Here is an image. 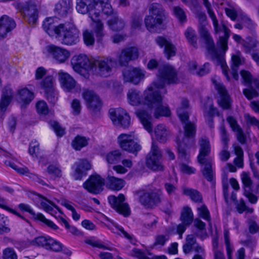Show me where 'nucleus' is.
I'll return each mask as SVG.
<instances>
[{
  "label": "nucleus",
  "mask_w": 259,
  "mask_h": 259,
  "mask_svg": "<svg viewBox=\"0 0 259 259\" xmlns=\"http://www.w3.org/2000/svg\"><path fill=\"white\" fill-rule=\"evenodd\" d=\"M177 80V72L175 69L171 66L164 65L159 68L157 80L154 82L145 91L144 104L148 106V109L147 110L138 109L135 113L148 132L151 133L152 131V125L151 122L152 109L154 110V116L156 118L170 115L168 107L162 104V98L159 90L163 89L165 82L176 83Z\"/></svg>",
  "instance_id": "nucleus-1"
},
{
  "label": "nucleus",
  "mask_w": 259,
  "mask_h": 259,
  "mask_svg": "<svg viewBox=\"0 0 259 259\" xmlns=\"http://www.w3.org/2000/svg\"><path fill=\"white\" fill-rule=\"evenodd\" d=\"M110 1L76 0V9L77 12L83 14L88 13L93 21L92 26L98 41H100L104 35L103 24L98 19L101 13L111 16L108 21V25L113 31H120L125 26L124 20L119 18L116 13L113 12Z\"/></svg>",
  "instance_id": "nucleus-2"
},
{
  "label": "nucleus",
  "mask_w": 259,
  "mask_h": 259,
  "mask_svg": "<svg viewBox=\"0 0 259 259\" xmlns=\"http://www.w3.org/2000/svg\"><path fill=\"white\" fill-rule=\"evenodd\" d=\"M189 106V101L185 98L181 100L177 112L182 122L185 123L184 126L185 134L181 141L180 137L177 138L179 158L182 161H188L190 155L187 152L186 148L191 147L195 144L194 137L196 134V126L194 123H186L188 120L189 115L187 109Z\"/></svg>",
  "instance_id": "nucleus-3"
},
{
  "label": "nucleus",
  "mask_w": 259,
  "mask_h": 259,
  "mask_svg": "<svg viewBox=\"0 0 259 259\" xmlns=\"http://www.w3.org/2000/svg\"><path fill=\"white\" fill-rule=\"evenodd\" d=\"M44 30L50 36H55L61 44L67 46L76 45L79 41V31L71 22L57 25L54 19L48 18L44 21Z\"/></svg>",
  "instance_id": "nucleus-4"
},
{
  "label": "nucleus",
  "mask_w": 259,
  "mask_h": 259,
  "mask_svg": "<svg viewBox=\"0 0 259 259\" xmlns=\"http://www.w3.org/2000/svg\"><path fill=\"white\" fill-rule=\"evenodd\" d=\"M197 17L200 23L198 26V31L201 38L205 41L208 53L211 55L212 59L216 60L218 64L221 66L224 75L226 76L227 79L229 80L230 77L228 74L227 66L224 58L226 51L224 52L223 49L219 47L218 45V47L221 49V51L219 52L215 49L213 38L205 27L207 19L205 14L202 12H198L197 13Z\"/></svg>",
  "instance_id": "nucleus-5"
},
{
  "label": "nucleus",
  "mask_w": 259,
  "mask_h": 259,
  "mask_svg": "<svg viewBox=\"0 0 259 259\" xmlns=\"http://www.w3.org/2000/svg\"><path fill=\"white\" fill-rule=\"evenodd\" d=\"M203 4L207 10L208 14L212 21L214 34L218 39V46L222 48L224 51L228 50V40L230 35V30L224 23L219 24L217 17L211 9V5L208 0H202Z\"/></svg>",
  "instance_id": "nucleus-6"
},
{
  "label": "nucleus",
  "mask_w": 259,
  "mask_h": 259,
  "mask_svg": "<svg viewBox=\"0 0 259 259\" xmlns=\"http://www.w3.org/2000/svg\"><path fill=\"white\" fill-rule=\"evenodd\" d=\"M199 145L200 150L197 157L198 161L200 164L204 165L201 171L204 178L211 182L214 177V171L212 166V161L206 158L210 152L209 142L207 138H201L199 141Z\"/></svg>",
  "instance_id": "nucleus-7"
},
{
  "label": "nucleus",
  "mask_w": 259,
  "mask_h": 259,
  "mask_svg": "<svg viewBox=\"0 0 259 259\" xmlns=\"http://www.w3.org/2000/svg\"><path fill=\"white\" fill-rule=\"evenodd\" d=\"M149 15L144 20L147 29L152 32L160 31L166 18L162 6L158 3H152L149 6Z\"/></svg>",
  "instance_id": "nucleus-8"
},
{
  "label": "nucleus",
  "mask_w": 259,
  "mask_h": 259,
  "mask_svg": "<svg viewBox=\"0 0 259 259\" xmlns=\"http://www.w3.org/2000/svg\"><path fill=\"white\" fill-rule=\"evenodd\" d=\"M134 195L142 205L152 208L157 206L161 202L163 194L159 189L153 190L142 189L135 191Z\"/></svg>",
  "instance_id": "nucleus-9"
},
{
  "label": "nucleus",
  "mask_w": 259,
  "mask_h": 259,
  "mask_svg": "<svg viewBox=\"0 0 259 259\" xmlns=\"http://www.w3.org/2000/svg\"><path fill=\"white\" fill-rule=\"evenodd\" d=\"M115 61L111 57H100L93 61L95 73L100 76L107 77L112 74Z\"/></svg>",
  "instance_id": "nucleus-10"
},
{
  "label": "nucleus",
  "mask_w": 259,
  "mask_h": 259,
  "mask_svg": "<svg viewBox=\"0 0 259 259\" xmlns=\"http://www.w3.org/2000/svg\"><path fill=\"white\" fill-rule=\"evenodd\" d=\"M110 118L113 124L124 128L129 126L131 118L127 112L122 108L111 109L109 110Z\"/></svg>",
  "instance_id": "nucleus-11"
},
{
  "label": "nucleus",
  "mask_w": 259,
  "mask_h": 259,
  "mask_svg": "<svg viewBox=\"0 0 259 259\" xmlns=\"http://www.w3.org/2000/svg\"><path fill=\"white\" fill-rule=\"evenodd\" d=\"M17 7L28 23L34 24L36 22L38 11L36 6L32 2L19 3L17 5Z\"/></svg>",
  "instance_id": "nucleus-12"
},
{
  "label": "nucleus",
  "mask_w": 259,
  "mask_h": 259,
  "mask_svg": "<svg viewBox=\"0 0 259 259\" xmlns=\"http://www.w3.org/2000/svg\"><path fill=\"white\" fill-rule=\"evenodd\" d=\"M161 153L157 146L153 142L150 153L147 157V166L153 170H162L163 166L161 162Z\"/></svg>",
  "instance_id": "nucleus-13"
},
{
  "label": "nucleus",
  "mask_w": 259,
  "mask_h": 259,
  "mask_svg": "<svg viewBox=\"0 0 259 259\" xmlns=\"http://www.w3.org/2000/svg\"><path fill=\"white\" fill-rule=\"evenodd\" d=\"M134 136L132 134H121L118 137L120 147L125 151L137 153L141 149L139 144L134 141Z\"/></svg>",
  "instance_id": "nucleus-14"
},
{
  "label": "nucleus",
  "mask_w": 259,
  "mask_h": 259,
  "mask_svg": "<svg viewBox=\"0 0 259 259\" xmlns=\"http://www.w3.org/2000/svg\"><path fill=\"white\" fill-rule=\"evenodd\" d=\"M124 82L139 84L145 78V72L139 68L129 67L122 72Z\"/></svg>",
  "instance_id": "nucleus-15"
},
{
  "label": "nucleus",
  "mask_w": 259,
  "mask_h": 259,
  "mask_svg": "<svg viewBox=\"0 0 259 259\" xmlns=\"http://www.w3.org/2000/svg\"><path fill=\"white\" fill-rule=\"evenodd\" d=\"M124 199V196L122 194H120L118 197H108V201L112 207L120 214L127 217L130 214L131 210L129 205L127 203H123Z\"/></svg>",
  "instance_id": "nucleus-16"
},
{
  "label": "nucleus",
  "mask_w": 259,
  "mask_h": 259,
  "mask_svg": "<svg viewBox=\"0 0 259 259\" xmlns=\"http://www.w3.org/2000/svg\"><path fill=\"white\" fill-rule=\"evenodd\" d=\"M104 180L100 176L92 175L83 184V188L89 192L97 194L103 190Z\"/></svg>",
  "instance_id": "nucleus-17"
},
{
  "label": "nucleus",
  "mask_w": 259,
  "mask_h": 259,
  "mask_svg": "<svg viewBox=\"0 0 259 259\" xmlns=\"http://www.w3.org/2000/svg\"><path fill=\"white\" fill-rule=\"evenodd\" d=\"M74 70L80 73L82 69L89 70L93 68V61H91L85 55L74 56L71 60Z\"/></svg>",
  "instance_id": "nucleus-18"
},
{
  "label": "nucleus",
  "mask_w": 259,
  "mask_h": 259,
  "mask_svg": "<svg viewBox=\"0 0 259 259\" xmlns=\"http://www.w3.org/2000/svg\"><path fill=\"white\" fill-rule=\"evenodd\" d=\"M193 213L191 209L188 206L184 207L181 212L180 220L182 223L177 227V233L180 238H182V235L186 228L189 226L193 221Z\"/></svg>",
  "instance_id": "nucleus-19"
},
{
  "label": "nucleus",
  "mask_w": 259,
  "mask_h": 259,
  "mask_svg": "<svg viewBox=\"0 0 259 259\" xmlns=\"http://www.w3.org/2000/svg\"><path fill=\"white\" fill-rule=\"evenodd\" d=\"M92 165L87 159H80L76 161L72 166L73 170L72 176L75 180H81L87 175V171L91 169Z\"/></svg>",
  "instance_id": "nucleus-20"
},
{
  "label": "nucleus",
  "mask_w": 259,
  "mask_h": 259,
  "mask_svg": "<svg viewBox=\"0 0 259 259\" xmlns=\"http://www.w3.org/2000/svg\"><path fill=\"white\" fill-rule=\"evenodd\" d=\"M82 97L86 101L88 109L92 111H98L101 106V102L98 96L93 91L85 90L82 93Z\"/></svg>",
  "instance_id": "nucleus-21"
},
{
  "label": "nucleus",
  "mask_w": 259,
  "mask_h": 259,
  "mask_svg": "<svg viewBox=\"0 0 259 259\" xmlns=\"http://www.w3.org/2000/svg\"><path fill=\"white\" fill-rule=\"evenodd\" d=\"M215 88L220 95L218 101L219 105L223 109H230L232 101L225 86L222 83H216Z\"/></svg>",
  "instance_id": "nucleus-22"
},
{
  "label": "nucleus",
  "mask_w": 259,
  "mask_h": 259,
  "mask_svg": "<svg viewBox=\"0 0 259 259\" xmlns=\"http://www.w3.org/2000/svg\"><path fill=\"white\" fill-rule=\"evenodd\" d=\"M138 56L139 51L136 47H128L122 50L118 61L121 65H126L130 61L137 59Z\"/></svg>",
  "instance_id": "nucleus-23"
},
{
  "label": "nucleus",
  "mask_w": 259,
  "mask_h": 259,
  "mask_svg": "<svg viewBox=\"0 0 259 259\" xmlns=\"http://www.w3.org/2000/svg\"><path fill=\"white\" fill-rule=\"evenodd\" d=\"M47 49L48 52L52 54L53 58L60 63L65 62L70 57L68 51L55 45H50Z\"/></svg>",
  "instance_id": "nucleus-24"
},
{
  "label": "nucleus",
  "mask_w": 259,
  "mask_h": 259,
  "mask_svg": "<svg viewBox=\"0 0 259 259\" xmlns=\"http://www.w3.org/2000/svg\"><path fill=\"white\" fill-rule=\"evenodd\" d=\"M16 27L15 21L7 15L0 18V37L5 38Z\"/></svg>",
  "instance_id": "nucleus-25"
},
{
  "label": "nucleus",
  "mask_w": 259,
  "mask_h": 259,
  "mask_svg": "<svg viewBox=\"0 0 259 259\" xmlns=\"http://www.w3.org/2000/svg\"><path fill=\"white\" fill-rule=\"evenodd\" d=\"M155 41L160 48L164 47V53L168 59L175 56L177 50L171 41L162 36L157 37Z\"/></svg>",
  "instance_id": "nucleus-26"
},
{
  "label": "nucleus",
  "mask_w": 259,
  "mask_h": 259,
  "mask_svg": "<svg viewBox=\"0 0 259 259\" xmlns=\"http://www.w3.org/2000/svg\"><path fill=\"white\" fill-rule=\"evenodd\" d=\"M58 75L62 86L66 91L71 92L77 88L76 81L68 73L60 71Z\"/></svg>",
  "instance_id": "nucleus-27"
},
{
  "label": "nucleus",
  "mask_w": 259,
  "mask_h": 259,
  "mask_svg": "<svg viewBox=\"0 0 259 259\" xmlns=\"http://www.w3.org/2000/svg\"><path fill=\"white\" fill-rule=\"evenodd\" d=\"M5 163L6 165L10 166L13 169H15L18 173L22 175H25L26 176H29L30 177L32 178L34 181H35L36 182L43 186L46 185V183L40 177H38L37 175L31 174L27 167L25 166L19 167L15 163L8 161H6Z\"/></svg>",
  "instance_id": "nucleus-28"
},
{
  "label": "nucleus",
  "mask_w": 259,
  "mask_h": 259,
  "mask_svg": "<svg viewBox=\"0 0 259 259\" xmlns=\"http://www.w3.org/2000/svg\"><path fill=\"white\" fill-rule=\"evenodd\" d=\"M248 41L242 40V46L244 52L246 54H249L252 51H257L259 52V40L256 34L252 36L247 37Z\"/></svg>",
  "instance_id": "nucleus-29"
},
{
  "label": "nucleus",
  "mask_w": 259,
  "mask_h": 259,
  "mask_svg": "<svg viewBox=\"0 0 259 259\" xmlns=\"http://www.w3.org/2000/svg\"><path fill=\"white\" fill-rule=\"evenodd\" d=\"M72 10V5L68 1H60L56 5L55 11L60 17H65L69 15Z\"/></svg>",
  "instance_id": "nucleus-30"
},
{
  "label": "nucleus",
  "mask_w": 259,
  "mask_h": 259,
  "mask_svg": "<svg viewBox=\"0 0 259 259\" xmlns=\"http://www.w3.org/2000/svg\"><path fill=\"white\" fill-rule=\"evenodd\" d=\"M13 97V93L10 87H6L3 90L0 101V111L4 112L11 102Z\"/></svg>",
  "instance_id": "nucleus-31"
},
{
  "label": "nucleus",
  "mask_w": 259,
  "mask_h": 259,
  "mask_svg": "<svg viewBox=\"0 0 259 259\" xmlns=\"http://www.w3.org/2000/svg\"><path fill=\"white\" fill-rule=\"evenodd\" d=\"M124 185V181L122 179L109 176L106 178V186L110 189L119 190L123 187Z\"/></svg>",
  "instance_id": "nucleus-32"
},
{
  "label": "nucleus",
  "mask_w": 259,
  "mask_h": 259,
  "mask_svg": "<svg viewBox=\"0 0 259 259\" xmlns=\"http://www.w3.org/2000/svg\"><path fill=\"white\" fill-rule=\"evenodd\" d=\"M154 133L156 139L161 143L165 142L169 134V131L163 124L158 125L155 128Z\"/></svg>",
  "instance_id": "nucleus-33"
},
{
  "label": "nucleus",
  "mask_w": 259,
  "mask_h": 259,
  "mask_svg": "<svg viewBox=\"0 0 259 259\" xmlns=\"http://www.w3.org/2000/svg\"><path fill=\"white\" fill-rule=\"evenodd\" d=\"M38 196L39 202L40 203V206L46 211L50 213L52 215H54V211L53 210V208H55L58 211L61 212L59 207L54 204L53 202L40 195Z\"/></svg>",
  "instance_id": "nucleus-34"
},
{
  "label": "nucleus",
  "mask_w": 259,
  "mask_h": 259,
  "mask_svg": "<svg viewBox=\"0 0 259 259\" xmlns=\"http://www.w3.org/2000/svg\"><path fill=\"white\" fill-rule=\"evenodd\" d=\"M226 13L227 15L230 17L231 20L234 21L237 18L241 19L243 23H249L251 22V20L245 14L242 13H239L233 9H226Z\"/></svg>",
  "instance_id": "nucleus-35"
},
{
  "label": "nucleus",
  "mask_w": 259,
  "mask_h": 259,
  "mask_svg": "<svg viewBox=\"0 0 259 259\" xmlns=\"http://www.w3.org/2000/svg\"><path fill=\"white\" fill-rule=\"evenodd\" d=\"M105 159L108 164L118 163L122 159L121 153L119 150L110 151L105 155Z\"/></svg>",
  "instance_id": "nucleus-36"
},
{
  "label": "nucleus",
  "mask_w": 259,
  "mask_h": 259,
  "mask_svg": "<svg viewBox=\"0 0 259 259\" xmlns=\"http://www.w3.org/2000/svg\"><path fill=\"white\" fill-rule=\"evenodd\" d=\"M140 92L136 90H130L127 93V99L129 103L133 106H137L142 103L144 104V101H142L140 98Z\"/></svg>",
  "instance_id": "nucleus-37"
},
{
  "label": "nucleus",
  "mask_w": 259,
  "mask_h": 259,
  "mask_svg": "<svg viewBox=\"0 0 259 259\" xmlns=\"http://www.w3.org/2000/svg\"><path fill=\"white\" fill-rule=\"evenodd\" d=\"M17 96L18 99L25 104H29L34 98L33 93L26 88L19 90Z\"/></svg>",
  "instance_id": "nucleus-38"
},
{
  "label": "nucleus",
  "mask_w": 259,
  "mask_h": 259,
  "mask_svg": "<svg viewBox=\"0 0 259 259\" xmlns=\"http://www.w3.org/2000/svg\"><path fill=\"white\" fill-rule=\"evenodd\" d=\"M183 194L189 196L191 199L195 202H201L202 197L200 193L196 190L188 187L183 188Z\"/></svg>",
  "instance_id": "nucleus-39"
},
{
  "label": "nucleus",
  "mask_w": 259,
  "mask_h": 259,
  "mask_svg": "<svg viewBox=\"0 0 259 259\" xmlns=\"http://www.w3.org/2000/svg\"><path fill=\"white\" fill-rule=\"evenodd\" d=\"M232 61L231 74L233 78L237 80L239 79L238 70L239 66L241 64V60L239 56L233 55L232 56Z\"/></svg>",
  "instance_id": "nucleus-40"
},
{
  "label": "nucleus",
  "mask_w": 259,
  "mask_h": 259,
  "mask_svg": "<svg viewBox=\"0 0 259 259\" xmlns=\"http://www.w3.org/2000/svg\"><path fill=\"white\" fill-rule=\"evenodd\" d=\"M240 74L244 83L246 85L250 86L252 84H253L256 88H259V79H253L249 71L242 70L240 72Z\"/></svg>",
  "instance_id": "nucleus-41"
},
{
  "label": "nucleus",
  "mask_w": 259,
  "mask_h": 259,
  "mask_svg": "<svg viewBox=\"0 0 259 259\" xmlns=\"http://www.w3.org/2000/svg\"><path fill=\"white\" fill-rule=\"evenodd\" d=\"M197 244L196 238L193 235H188L186 238V243L183 247L184 252L185 254L189 253Z\"/></svg>",
  "instance_id": "nucleus-42"
},
{
  "label": "nucleus",
  "mask_w": 259,
  "mask_h": 259,
  "mask_svg": "<svg viewBox=\"0 0 259 259\" xmlns=\"http://www.w3.org/2000/svg\"><path fill=\"white\" fill-rule=\"evenodd\" d=\"M54 82L55 80L52 76H47L41 81L40 85L45 92L51 91L55 89Z\"/></svg>",
  "instance_id": "nucleus-43"
},
{
  "label": "nucleus",
  "mask_w": 259,
  "mask_h": 259,
  "mask_svg": "<svg viewBox=\"0 0 259 259\" xmlns=\"http://www.w3.org/2000/svg\"><path fill=\"white\" fill-rule=\"evenodd\" d=\"M88 139L84 137L77 136L72 141V146L76 150H80L88 145Z\"/></svg>",
  "instance_id": "nucleus-44"
},
{
  "label": "nucleus",
  "mask_w": 259,
  "mask_h": 259,
  "mask_svg": "<svg viewBox=\"0 0 259 259\" xmlns=\"http://www.w3.org/2000/svg\"><path fill=\"white\" fill-rule=\"evenodd\" d=\"M185 35L188 42L194 47H197V35L195 31L191 27L188 28L185 32Z\"/></svg>",
  "instance_id": "nucleus-45"
},
{
  "label": "nucleus",
  "mask_w": 259,
  "mask_h": 259,
  "mask_svg": "<svg viewBox=\"0 0 259 259\" xmlns=\"http://www.w3.org/2000/svg\"><path fill=\"white\" fill-rule=\"evenodd\" d=\"M50 238L51 237H50L39 236L33 240L32 241V244L34 245L42 247L47 249L48 247H50L48 245L49 241Z\"/></svg>",
  "instance_id": "nucleus-46"
},
{
  "label": "nucleus",
  "mask_w": 259,
  "mask_h": 259,
  "mask_svg": "<svg viewBox=\"0 0 259 259\" xmlns=\"http://www.w3.org/2000/svg\"><path fill=\"white\" fill-rule=\"evenodd\" d=\"M241 181L244 191L251 189L252 181L249 173L243 171L241 175Z\"/></svg>",
  "instance_id": "nucleus-47"
},
{
  "label": "nucleus",
  "mask_w": 259,
  "mask_h": 259,
  "mask_svg": "<svg viewBox=\"0 0 259 259\" xmlns=\"http://www.w3.org/2000/svg\"><path fill=\"white\" fill-rule=\"evenodd\" d=\"M235 204H236L237 211L240 214L242 213L244 211L249 213H252L253 212V208L247 206L243 199H241L239 201L236 202Z\"/></svg>",
  "instance_id": "nucleus-48"
},
{
  "label": "nucleus",
  "mask_w": 259,
  "mask_h": 259,
  "mask_svg": "<svg viewBox=\"0 0 259 259\" xmlns=\"http://www.w3.org/2000/svg\"><path fill=\"white\" fill-rule=\"evenodd\" d=\"M8 222L7 217L0 213V234L10 232V228L8 226Z\"/></svg>",
  "instance_id": "nucleus-49"
},
{
  "label": "nucleus",
  "mask_w": 259,
  "mask_h": 259,
  "mask_svg": "<svg viewBox=\"0 0 259 259\" xmlns=\"http://www.w3.org/2000/svg\"><path fill=\"white\" fill-rule=\"evenodd\" d=\"M47 171L54 178H58L62 176V171L59 165L52 164L49 165L47 168Z\"/></svg>",
  "instance_id": "nucleus-50"
},
{
  "label": "nucleus",
  "mask_w": 259,
  "mask_h": 259,
  "mask_svg": "<svg viewBox=\"0 0 259 259\" xmlns=\"http://www.w3.org/2000/svg\"><path fill=\"white\" fill-rule=\"evenodd\" d=\"M47 249L51 250L55 252H59L63 249V245L60 242L51 238L49 241V245Z\"/></svg>",
  "instance_id": "nucleus-51"
},
{
  "label": "nucleus",
  "mask_w": 259,
  "mask_h": 259,
  "mask_svg": "<svg viewBox=\"0 0 259 259\" xmlns=\"http://www.w3.org/2000/svg\"><path fill=\"white\" fill-rule=\"evenodd\" d=\"M175 15L181 23H185L187 21V17L184 10L180 7L174 8Z\"/></svg>",
  "instance_id": "nucleus-52"
},
{
  "label": "nucleus",
  "mask_w": 259,
  "mask_h": 259,
  "mask_svg": "<svg viewBox=\"0 0 259 259\" xmlns=\"http://www.w3.org/2000/svg\"><path fill=\"white\" fill-rule=\"evenodd\" d=\"M224 238L228 258L232 259L233 247L231 245L229 240V231L227 230H225L224 231Z\"/></svg>",
  "instance_id": "nucleus-53"
},
{
  "label": "nucleus",
  "mask_w": 259,
  "mask_h": 259,
  "mask_svg": "<svg viewBox=\"0 0 259 259\" xmlns=\"http://www.w3.org/2000/svg\"><path fill=\"white\" fill-rule=\"evenodd\" d=\"M83 38L85 44L88 46H93L95 42V38L92 32L86 30L83 33Z\"/></svg>",
  "instance_id": "nucleus-54"
},
{
  "label": "nucleus",
  "mask_w": 259,
  "mask_h": 259,
  "mask_svg": "<svg viewBox=\"0 0 259 259\" xmlns=\"http://www.w3.org/2000/svg\"><path fill=\"white\" fill-rule=\"evenodd\" d=\"M36 217H37V220L45 223L53 230H57L58 229V227L56 224H55L52 221L46 219L42 213H37Z\"/></svg>",
  "instance_id": "nucleus-55"
},
{
  "label": "nucleus",
  "mask_w": 259,
  "mask_h": 259,
  "mask_svg": "<svg viewBox=\"0 0 259 259\" xmlns=\"http://www.w3.org/2000/svg\"><path fill=\"white\" fill-rule=\"evenodd\" d=\"M36 108L39 114L46 115L49 113L48 105L44 101H38L36 105Z\"/></svg>",
  "instance_id": "nucleus-56"
},
{
  "label": "nucleus",
  "mask_w": 259,
  "mask_h": 259,
  "mask_svg": "<svg viewBox=\"0 0 259 259\" xmlns=\"http://www.w3.org/2000/svg\"><path fill=\"white\" fill-rule=\"evenodd\" d=\"M45 93L46 97L50 103L55 104L57 102L58 94V92L55 90V89L52 90L51 91L46 92Z\"/></svg>",
  "instance_id": "nucleus-57"
},
{
  "label": "nucleus",
  "mask_w": 259,
  "mask_h": 259,
  "mask_svg": "<svg viewBox=\"0 0 259 259\" xmlns=\"http://www.w3.org/2000/svg\"><path fill=\"white\" fill-rule=\"evenodd\" d=\"M3 259H17V255L14 250L10 247L5 249L3 252Z\"/></svg>",
  "instance_id": "nucleus-58"
},
{
  "label": "nucleus",
  "mask_w": 259,
  "mask_h": 259,
  "mask_svg": "<svg viewBox=\"0 0 259 259\" xmlns=\"http://www.w3.org/2000/svg\"><path fill=\"white\" fill-rule=\"evenodd\" d=\"M199 215L204 220L210 221V216L208 209L205 205H202L197 208Z\"/></svg>",
  "instance_id": "nucleus-59"
},
{
  "label": "nucleus",
  "mask_w": 259,
  "mask_h": 259,
  "mask_svg": "<svg viewBox=\"0 0 259 259\" xmlns=\"http://www.w3.org/2000/svg\"><path fill=\"white\" fill-rule=\"evenodd\" d=\"M169 239L168 235H158L155 237L154 246H163Z\"/></svg>",
  "instance_id": "nucleus-60"
},
{
  "label": "nucleus",
  "mask_w": 259,
  "mask_h": 259,
  "mask_svg": "<svg viewBox=\"0 0 259 259\" xmlns=\"http://www.w3.org/2000/svg\"><path fill=\"white\" fill-rule=\"evenodd\" d=\"M50 125L53 128L57 136L62 137L65 134V130L61 127L56 121H50Z\"/></svg>",
  "instance_id": "nucleus-61"
},
{
  "label": "nucleus",
  "mask_w": 259,
  "mask_h": 259,
  "mask_svg": "<svg viewBox=\"0 0 259 259\" xmlns=\"http://www.w3.org/2000/svg\"><path fill=\"white\" fill-rule=\"evenodd\" d=\"M222 184H223V194H224L225 201L227 203H228L229 185L228 184V178L226 175H224L223 177Z\"/></svg>",
  "instance_id": "nucleus-62"
},
{
  "label": "nucleus",
  "mask_w": 259,
  "mask_h": 259,
  "mask_svg": "<svg viewBox=\"0 0 259 259\" xmlns=\"http://www.w3.org/2000/svg\"><path fill=\"white\" fill-rule=\"evenodd\" d=\"M220 133L221 138V141L226 147L227 146L228 143L229 142V137L228 134L227 132V131L225 128V127L224 125H222L220 127Z\"/></svg>",
  "instance_id": "nucleus-63"
},
{
  "label": "nucleus",
  "mask_w": 259,
  "mask_h": 259,
  "mask_svg": "<svg viewBox=\"0 0 259 259\" xmlns=\"http://www.w3.org/2000/svg\"><path fill=\"white\" fill-rule=\"evenodd\" d=\"M72 113L74 115L79 114L81 106L80 101L77 99H74L71 103Z\"/></svg>",
  "instance_id": "nucleus-64"
}]
</instances>
